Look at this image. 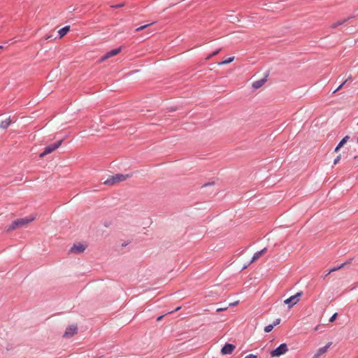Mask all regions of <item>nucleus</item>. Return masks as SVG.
<instances>
[{
    "instance_id": "1",
    "label": "nucleus",
    "mask_w": 358,
    "mask_h": 358,
    "mask_svg": "<svg viewBox=\"0 0 358 358\" xmlns=\"http://www.w3.org/2000/svg\"><path fill=\"white\" fill-rule=\"evenodd\" d=\"M34 220V217H31V218L25 217V218L17 219L15 221H13L11 224H10L9 226H8L6 227V231L8 232H9V231L15 230L18 228L25 227L28 224H29L31 222H32Z\"/></svg>"
},
{
    "instance_id": "2",
    "label": "nucleus",
    "mask_w": 358,
    "mask_h": 358,
    "mask_svg": "<svg viewBox=\"0 0 358 358\" xmlns=\"http://www.w3.org/2000/svg\"><path fill=\"white\" fill-rule=\"evenodd\" d=\"M128 178L127 175L116 174L104 182L105 185H113L120 182L124 181Z\"/></svg>"
},
{
    "instance_id": "3",
    "label": "nucleus",
    "mask_w": 358,
    "mask_h": 358,
    "mask_svg": "<svg viewBox=\"0 0 358 358\" xmlns=\"http://www.w3.org/2000/svg\"><path fill=\"white\" fill-rule=\"evenodd\" d=\"M301 296V292H297L296 294L291 296L289 298L285 299L284 301V303L287 305L289 308H291L300 301Z\"/></svg>"
},
{
    "instance_id": "4",
    "label": "nucleus",
    "mask_w": 358,
    "mask_h": 358,
    "mask_svg": "<svg viewBox=\"0 0 358 358\" xmlns=\"http://www.w3.org/2000/svg\"><path fill=\"white\" fill-rule=\"evenodd\" d=\"M287 351L288 348L287 344L282 343L280 344L276 349L271 352V356L272 357H279L280 355H285Z\"/></svg>"
},
{
    "instance_id": "5",
    "label": "nucleus",
    "mask_w": 358,
    "mask_h": 358,
    "mask_svg": "<svg viewBox=\"0 0 358 358\" xmlns=\"http://www.w3.org/2000/svg\"><path fill=\"white\" fill-rule=\"evenodd\" d=\"M78 333V326L76 324H71L66 327L62 337L64 338H71Z\"/></svg>"
},
{
    "instance_id": "6",
    "label": "nucleus",
    "mask_w": 358,
    "mask_h": 358,
    "mask_svg": "<svg viewBox=\"0 0 358 358\" xmlns=\"http://www.w3.org/2000/svg\"><path fill=\"white\" fill-rule=\"evenodd\" d=\"M62 140L57 142L55 144L47 146L45 148V150L42 153L40 154V157L43 158L45 155L52 153L53 151H55L56 149H57L62 145Z\"/></svg>"
},
{
    "instance_id": "7",
    "label": "nucleus",
    "mask_w": 358,
    "mask_h": 358,
    "mask_svg": "<svg viewBox=\"0 0 358 358\" xmlns=\"http://www.w3.org/2000/svg\"><path fill=\"white\" fill-rule=\"evenodd\" d=\"M122 50V48L120 47L118 48H116V49H114V50H112L110 51H109L108 52H107L106 54H105L101 59V62H103L112 57H114L115 55H117V54H119Z\"/></svg>"
},
{
    "instance_id": "8",
    "label": "nucleus",
    "mask_w": 358,
    "mask_h": 358,
    "mask_svg": "<svg viewBox=\"0 0 358 358\" xmlns=\"http://www.w3.org/2000/svg\"><path fill=\"white\" fill-rule=\"evenodd\" d=\"M236 348V345L227 343L224 345V347L221 349V353L222 355H231Z\"/></svg>"
},
{
    "instance_id": "9",
    "label": "nucleus",
    "mask_w": 358,
    "mask_h": 358,
    "mask_svg": "<svg viewBox=\"0 0 358 358\" xmlns=\"http://www.w3.org/2000/svg\"><path fill=\"white\" fill-rule=\"evenodd\" d=\"M331 343L330 342V343H327L325 346L319 348L317 350V352H315V354L314 355V356L313 357V358H319L320 356L325 354L327 352L329 347L331 346Z\"/></svg>"
},
{
    "instance_id": "10",
    "label": "nucleus",
    "mask_w": 358,
    "mask_h": 358,
    "mask_svg": "<svg viewBox=\"0 0 358 358\" xmlns=\"http://www.w3.org/2000/svg\"><path fill=\"white\" fill-rule=\"evenodd\" d=\"M86 247L81 243L75 244L71 249V252L73 253H81L83 252Z\"/></svg>"
},
{
    "instance_id": "11",
    "label": "nucleus",
    "mask_w": 358,
    "mask_h": 358,
    "mask_svg": "<svg viewBox=\"0 0 358 358\" xmlns=\"http://www.w3.org/2000/svg\"><path fill=\"white\" fill-rule=\"evenodd\" d=\"M266 250H267L266 248H264L262 250L255 253V255H253V257L250 261V263H252V262H255L256 260H257L260 257H262L264 254H265Z\"/></svg>"
},
{
    "instance_id": "12",
    "label": "nucleus",
    "mask_w": 358,
    "mask_h": 358,
    "mask_svg": "<svg viewBox=\"0 0 358 358\" xmlns=\"http://www.w3.org/2000/svg\"><path fill=\"white\" fill-rule=\"evenodd\" d=\"M11 120L10 117H8L6 118L4 120H1L0 122V128L1 129H7L10 124H11Z\"/></svg>"
},
{
    "instance_id": "13",
    "label": "nucleus",
    "mask_w": 358,
    "mask_h": 358,
    "mask_svg": "<svg viewBox=\"0 0 358 358\" xmlns=\"http://www.w3.org/2000/svg\"><path fill=\"white\" fill-rule=\"evenodd\" d=\"M266 80L265 78H262V79H260L259 80L254 82L252 83V87L255 89L260 88L261 87H262L264 85V83H266Z\"/></svg>"
},
{
    "instance_id": "14",
    "label": "nucleus",
    "mask_w": 358,
    "mask_h": 358,
    "mask_svg": "<svg viewBox=\"0 0 358 358\" xmlns=\"http://www.w3.org/2000/svg\"><path fill=\"white\" fill-rule=\"evenodd\" d=\"M350 138V136H345L341 141L340 143L338 144V145L336 147L334 151L335 152H338L341 148H342L348 141V139Z\"/></svg>"
},
{
    "instance_id": "15",
    "label": "nucleus",
    "mask_w": 358,
    "mask_h": 358,
    "mask_svg": "<svg viewBox=\"0 0 358 358\" xmlns=\"http://www.w3.org/2000/svg\"><path fill=\"white\" fill-rule=\"evenodd\" d=\"M70 30V26H66L61 29L59 30L58 34L59 35V38H62Z\"/></svg>"
},
{
    "instance_id": "16",
    "label": "nucleus",
    "mask_w": 358,
    "mask_h": 358,
    "mask_svg": "<svg viewBox=\"0 0 358 358\" xmlns=\"http://www.w3.org/2000/svg\"><path fill=\"white\" fill-rule=\"evenodd\" d=\"M346 21H347V19H343V20H338L336 22L332 23L330 27L332 29H336L338 27H339L340 25L344 24Z\"/></svg>"
},
{
    "instance_id": "17",
    "label": "nucleus",
    "mask_w": 358,
    "mask_h": 358,
    "mask_svg": "<svg viewBox=\"0 0 358 358\" xmlns=\"http://www.w3.org/2000/svg\"><path fill=\"white\" fill-rule=\"evenodd\" d=\"M234 57H231L224 61L220 62L218 64L219 65H225V64L231 63V62L234 61Z\"/></svg>"
},
{
    "instance_id": "18",
    "label": "nucleus",
    "mask_w": 358,
    "mask_h": 358,
    "mask_svg": "<svg viewBox=\"0 0 358 358\" xmlns=\"http://www.w3.org/2000/svg\"><path fill=\"white\" fill-rule=\"evenodd\" d=\"M220 50H221L220 49H218V50H217L214 51L212 54L209 55L206 58V60H208V59H210L212 57L217 55V54H219V52H220Z\"/></svg>"
},
{
    "instance_id": "19",
    "label": "nucleus",
    "mask_w": 358,
    "mask_h": 358,
    "mask_svg": "<svg viewBox=\"0 0 358 358\" xmlns=\"http://www.w3.org/2000/svg\"><path fill=\"white\" fill-rule=\"evenodd\" d=\"M273 327L274 325L273 324L267 325L264 327V331L266 333L271 332L273 330Z\"/></svg>"
},
{
    "instance_id": "20",
    "label": "nucleus",
    "mask_w": 358,
    "mask_h": 358,
    "mask_svg": "<svg viewBox=\"0 0 358 358\" xmlns=\"http://www.w3.org/2000/svg\"><path fill=\"white\" fill-rule=\"evenodd\" d=\"M151 24H145V25H143V26H141V27H138L136 31H142L144 29L147 28L148 26H150Z\"/></svg>"
},
{
    "instance_id": "21",
    "label": "nucleus",
    "mask_w": 358,
    "mask_h": 358,
    "mask_svg": "<svg viewBox=\"0 0 358 358\" xmlns=\"http://www.w3.org/2000/svg\"><path fill=\"white\" fill-rule=\"evenodd\" d=\"M348 81V80H345L343 83H341L336 90H334V93L338 92V90H340L343 86L346 83V82Z\"/></svg>"
},
{
    "instance_id": "22",
    "label": "nucleus",
    "mask_w": 358,
    "mask_h": 358,
    "mask_svg": "<svg viewBox=\"0 0 358 358\" xmlns=\"http://www.w3.org/2000/svg\"><path fill=\"white\" fill-rule=\"evenodd\" d=\"M341 158V155H339L338 156H337V157H336V158L334 159V164H337L340 162Z\"/></svg>"
},
{
    "instance_id": "23",
    "label": "nucleus",
    "mask_w": 358,
    "mask_h": 358,
    "mask_svg": "<svg viewBox=\"0 0 358 358\" xmlns=\"http://www.w3.org/2000/svg\"><path fill=\"white\" fill-rule=\"evenodd\" d=\"M337 317V313H334L329 319V322H333Z\"/></svg>"
},
{
    "instance_id": "24",
    "label": "nucleus",
    "mask_w": 358,
    "mask_h": 358,
    "mask_svg": "<svg viewBox=\"0 0 358 358\" xmlns=\"http://www.w3.org/2000/svg\"><path fill=\"white\" fill-rule=\"evenodd\" d=\"M244 358H257V356L253 354H250L245 356Z\"/></svg>"
},
{
    "instance_id": "25",
    "label": "nucleus",
    "mask_w": 358,
    "mask_h": 358,
    "mask_svg": "<svg viewBox=\"0 0 358 358\" xmlns=\"http://www.w3.org/2000/svg\"><path fill=\"white\" fill-rule=\"evenodd\" d=\"M280 321H281V320H280V318L276 319V320H275V321L274 322V324H273V325H274V327H275V326H276V325L279 324H280Z\"/></svg>"
},
{
    "instance_id": "26",
    "label": "nucleus",
    "mask_w": 358,
    "mask_h": 358,
    "mask_svg": "<svg viewBox=\"0 0 358 358\" xmlns=\"http://www.w3.org/2000/svg\"><path fill=\"white\" fill-rule=\"evenodd\" d=\"M338 267L333 268H331V269L329 271V273H327V275L330 274V273H332V272H334V271H338Z\"/></svg>"
},
{
    "instance_id": "27",
    "label": "nucleus",
    "mask_w": 358,
    "mask_h": 358,
    "mask_svg": "<svg viewBox=\"0 0 358 358\" xmlns=\"http://www.w3.org/2000/svg\"><path fill=\"white\" fill-rule=\"evenodd\" d=\"M227 309V307H224V308L221 307L220 308H217V311L220 312V311L225 310Z\"/></svg>"
},
{
    "instance_id": "28",
    "label": "nucleus",
    "mask_w": 358,
    "mask_h": 358,
    "mask_svg": "<svg viewBox=\"0 0 358 358\" xmlns=\"http://www.w3.org/2000/svg\"><path fill=\"white\" fill-rule=\"evenodd\" d=\"M345 265V263L341 264L339 266H338V268L341 269V268H343Z\"/></svg>"
},
{
    "instance_id": "29",
    "label": "nucleus",
    "mask_w": 358,
    "mask_h": 358,
    "mask_svg": "<svg viewBox=\"0 0 358 358\" xmlns=\"http://www.w3.org/2000/svg\"><path fill=\"white\" fill-rule=\"evenodd\" d=\"M163 317H164V315L159 316V317H157V321H161Z\"/></svg>"
},
{
    "instance_id": "30",
    "label": "nucleus",
    "mask_w": 358,
    "mask_h": 358,
    "mask_svg": "<svg viewBox=\"0 0 358 358\" xmlns=\"http://www.w3.org/2000/svg\"><path fill=\"white\" fill-rule=\"evenodd\" d=\"M122 6H123V4H117L116 6H114L113 7H115V8H120V7H122Z\"/></svg>"
},
{
    "instance_id": "31",
    "label": "nucleus",
    "mask_w": 358,
    "mask_h": 358,
    "mask_svg": "<svg viewBox=\"0 0 358 358\" xmlns=\"http://www.w3.org/2000/svg\"><path fill=\"white\" fill-rule=\"evenodd\" d=\"M180 309V307H178L176 309V311H178Z\"/></svg>"
},
{
    "instance_id": "32",
    "label": "nucleus",
    "mask_w": 358,
    "mask_h": 358,
    "mask_svg": "<svg viewBox=\"0 0 358 358\" xmlns=\"http://www.w3.org/2000/svg\"><path fill=\"white\" fill-rule=\"evenodd\" d=\"M236 303H237V302L234 303H232V304H231V306H234V305H236Z\"/></svg>"
},
{
    "instance_id": "33",
    "label": "nucleus",
    "mask_w": 358,
    "mask_h": 358,
    "mask_svg": "<svg viewBox=\"0 0 358 358\" xmlns=\"http://www.w3.org/2000/svg\"><path fill=\"white\" fill-rule=\"evenodd\" d=\"M2 48H3V47L0 45V50L2 49Z\"/></svg>"
},
{
    "instance_id": "34",
    "label": "nucleus",
    "mask_w": 358,
    "mask_h": 358,
    "mask_svg": "<svg viewBox=\"0 0 358 358\" xmlns=\"http://www.w3.org/2000/svg\"><path fill=\"white\" fill-rule=\"evenodd\" d=\"M357 143H358V137H357Z\"/></svg>"
}]
</instances>
